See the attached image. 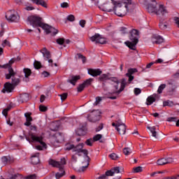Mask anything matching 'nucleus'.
Listing matches in <instances>:
<instances>
[{
  "label": "nucleus",
  "instance_id": "4",
  "mask_svg": "<svg viewBox=\"0 0 179 179\" xmlns=\"http://www.w3.org/2000/svg\"><path fill=\"white\" fill-rule=\"evenodd\" d=\"M147 10L148 13H153L158 16V17H162V16H166L169 13V10L164 5L157 4L156 0H147Z\"/></svg>",
  "mask_w": 179,
  "mask_h": 179
},
{
  "label": "nucleus",
  "instance_id": "63",
  "mask_svg": "<svg viewBox=\"0 0 179 179\" xmlns=\"http://www.w3.org/2000/svg\"><path fill=\"white\" fill-rule=\"evenodd\" d=\"M171 102L169 101H165L163 102V106L164 107H167V106H171V104H170Z\"/></svg>",
  "mask_w": 179,
  "mask_h": 179
},
{
  "label": "nucleus",
  "instance_id": "25",
  "mask_svg": "<svg viewBox=\"0 0 179 179\" xmlns=\"http://www.w3.org/2000/svg\"><path fill=\"white\" fill-rule=\"evenodd\" d=\"M109 80H111V82L115 83V90H118V85H120V80H118V78H117V77H110L109 78Z\"/></svg>",
  "mask_w": 179,
  "mask_h": 179
},
{
  "label": "nucleus",
  "instance_id": "15",
  "mask_svg": "<svg viewBox=\"0 0 179 179\" xmlns=\"http://www.w3.org/2000/svg\"><path fill=\"white\" fill-rule=\"evenodd\" d=\"M170 163H173V158H161L157 161L158 166H164L166 164H170Z\"/></svg>",
  "mask_w": 179,
  "mask_h": 179
},
{
  "label": "nucleus",
  "instance_id": "59",
  "mask_svg": "<svg viewBox=\"0 0 179 179\" xmlns=\"http://www.w3.org/2000/svg\"><path fill=\"white\" fill-rule=\"evenodd\" d=\"M41 75L43 78H48V76H50V73L48 71H43Z\"/></svg>",
  "mask_w": 179,
  "mask_h": 179
},
{
  "label": "nucleus",
  "instance_id": "19",
  "mask_svg": "<svg viewBox=\"0 0 179 179\" xmlns=\"http://www.w3.org/2000/svg\"><path fill=\"white\" fill-rule=\"evenodd\" d=\"M24 117L26 118V122L24 123V125H25V127H30L31 125V121H33V117H31V113H25Z\"/></svg>",
  "mask_w": 179,
  "mask_h": 179
},
{
  "label": "nucleus",
  "instance_id": "52",
  "mask_svg": "<svg viewBox=\"0 0 179 179\" xmlns=\"http://www.w3.org/2000/svg\"><path fill=\"white\" fill-rule=\"evenodd\" d=\"M17 178H22V175L17 173V174L13 175L10 178V179H17Z\"/></svg>",
  "mask_w": 179,
  "mask_h": 179
},
{
  "label": "nucleus",
  "instance_id": "39",
  "mask_svg": "<svg viewBox=\"0 0 179 179\" xmlns=\"http://www.w3.org/2000/svg\"><path fill=\"white\" fill-rule=\"evenodd\" d=\"M56 43H57L59 45H64L65 43V39L64 38H59L56 40Z\"/></svg>",
  "mask_w": 179,
  "mask_h": 179
},
{
  "label": "nucleus",
  "instance_id": "17",
  "mask_svg": "<svg viewBox=\"0 0 179 179\" xmlns=\"http://www.w3.org/2000/svg\"><path fill=\"white\" fill-rule=\"evenodd\" d=\"M138 72V69H129L127 73H126V76L129 78V82H132L134 80V73H136Z\"/></svg>",
  "mask_w": 179,
  "mask_h": 179
},
{
  "label": "nucleus",
  "instance_id": "22",
  "mask_svg": "<svg viewBox=\"0 0 179 179\" xmlns=\"http://www.w3.org/2000/svg\"><path fill=\"white\" fill-rule=\"evenodd\" d=\"M173 79L168 80V85L172 86V87H173V89H176V87H177V86H176V82L174 80H176V79H178L179 78V73L177 72L176 73H174L172 76Z\"/></svg>",
  "mask_w": 179,
  "mask_h": 179
},
{
  "label": "nucleus",
  "instance_id": "58",
  "mask_svg": "<svg viewBox=\"0 0 179 179\" xmlns=\"http://www.w3.org/2000/svg\"><path fill=\"white\" fill-rule=\"evenodd\" d=\"M173 20H174V22L176 24L177 27H179V17H173Z\"/></svg>",
  "mask_w": 179,
  "mask_h": 179
},
{
  "label": "nucleus",
  "instance_id": "9",
  "mask_svg": "<svg viewBox=\"0 0 179 179\" xmlns=\"http://www.w3.org/2000/svg\"><path fill=\"white\" fill-rule=\"evenodd\" d=\"M101 118V112L99 110H94L87 115V120L90 122H97Z\"/></svg>",
  "mask_w": 179,
  "mask_h": 179
},
{
  "label": "nucleus",
  "instance_id": "30",
  "mask_svg": "<svg viewBox=\"0 0 179 179\" xmlns=\"http://www.w3.org/2000/svg\"><path fill=\"white\" fill-rule=\"evenodd\" d=\"M99 80L100 82H106V80H110V77L108 74H102L99 78Z\"/></svg>",
  "mask_w": 179,
  "mask_h": 179
},
{
  "label": "nucleus",
  "instance_id": "44",
  "mask_svg": "<svg viewBox=\"0 0 179 179\" xmlns=\"http://www.w3.org/2000/svg\"><path fill=\"white\" fill-rule=\"evenodd\" d=\"M93 139L89 138L85 141V143L87 146H93Z\"/></svg>",
  "mask_w": 179,
  "mask_h": 179
},
{
  "label": "nucleus",
  "instance_id": "29",
  "mask_svg": "<svg viewBox=\"0 0 179 179\" xmlns=\"http://www.w3.org/2000/svg\"><path fill=\"white\" fill-rule=\"evenodd\" d=\"M23 72L24 73V78H26V79H29V77L31 76V70L30 69L24 68L23 69Z\"/></svg>",
  "mask_w": 179,
  "mask_h": 179
},
{
  "label": "nucleus",
  "instance_id": "3",
  "mask_svg": "<svg viewBox=\"0 0 179 179\" xmlns=\"http://www.w3.org/2000/svg\"><path fill=\"white\" fill-rule=\"evenodd\" d=\"M27 21L29 22L31 26L33 27H41L43 30H45L46 34H52V36H55V34H58V30L55 28L43 22V18L40 16L37 15H31L28 17Z\"/></svg>",
  "mask_w": 179,
  "mask_h": 179
},
{
  "label": "nucleus",
  "instance_id": "47",
  "mask_svg": "<svg viewBox=\"0 0 179 179\" xmlns=\"http://www.w3.org/2000/svg\"><path fill=\"white\" fill-rule=\"evenodd\" d=\"M67 20H69V22H75V15H68Z\"/></svg>",
  "mask_w": 179,
  "mask_h": 179
},
{
  "label": "nucleus",
  "instance_id": "23",
  "mask_svg": "<svg viewBox=\"0 0 179 179\" xmlns=\"http://www.w3.org/2000/svg\"><path fill=\"white\" fill-rule=\"evenodd\" d=\"M33 3H35L36 5H40L41 6H43V8H48L47 5V2L44 0H31Z\"/></svg>",
  "mask_w": 179,
  "mask_h": 179
},
{
  "label": "nucleus",
  "instance_id": "28",
  "mask_svg": "<svg viewBox=\"0 0 179 179\" xmlns=\"http://www.w3.org/2000/svg\"><path fill=\"white\" fill-rule=\"evenodd\" d=\"M147 128L148 129H149V131H150L154 138H157V131H156V127H148Z\"/></svg>",
  "mask_w": 179,
  "mask_h": 179
},
{
  "label": "nucleus",
  "instance_id": "60",
  "mask_svg": "<svg viewBox=\"0 0 179 179\" xmlns=\"http://www.w3.org/2000/svg\"><path fill=\"white\" fill-rule=\"evenodd\" d=\"M141 90L139 88H135L134 89V94H136V96H138V94H141Z\"/></svg>",
  "mask_w": 179,
  "mask_h": 179
},
{
  "label": "nucleus",
  "instance_id": "27",
  "mask_svg": "<svg viewBox=\"0 0 179 179\" xmlns=\"http://www.w3.org/2000/svg\"><path fill=\"white\" fill-rule=\"evenodd\" d=\"M103 138V135L101 134H96L93 137V141L97 142V141H99L100 143H104V140L101 139Z\"/></svg>",
  "mask_w": 179,
  "mask_h": 179
},
{
  "label": "nucleus",
  "instance_id": "6",
  "mask_svg": "<svg viewBox=\"0 0 179 179\" xmlns=\"http://www.w3.org/2000/svg\"><path fill=\"white\" fill-rule=\"evenodd\" d=\"M138 36H139V31H138L137 29H132L130 31V36H129V40L131 42L126 41L124 44H126V45L129 47L130 50H133L134 51H135L136 50L135 46L139 42V40L138 39Z\"/></svg>",
  "mask_w": 179,
  "mask_h": 179
},
{
  "label": "nucleus",
  "instance_id": "36",
  "mask_svg": "<svg viewBox=\"0 0 179 179\" xmlns=\"http://www.w3.org/2000/svg\"><path fill=\"white\" fill-rule=\"evenodd\" d=\"M164 89H166V84L160 85L157 90L158 94H162V93H163V90H164Z\"/></svg>",
  "mask_w": 179,
  "mask_h": 179
},
{
  "label": "nucleus",
  "instance_id": "8",
  "mask_svg": "<svg viewBox=\"0 0 179 179\" xmlns=\"http://www.w3.org/2000/svg\"><path fill=\"white\" fill-rule=\"evenodd\" d=\"M16 62V59L12 58L8 63L4 64L3 67L6 69H8V73L6 74V79H10V78H13L16 75V72L12 68V65Z\"/></svg>",
  "mask_w": 179,
  "mask_h": 179
},
{
  "label": "nucleus",
  "instance_id": "2",
  "mask_svg": "<svg viewBox=\"0 0 179 179\" xmlns=\"http://www.w3.org/2000/svg\"><path fill=\"white\" fill-rule=\"evenodd\" d=\"M83 143H80L75 146L73 144L67 143L65 145V150H73V152H76V155L80 156L81 153L85 155V159L84 162H82V167L78 170L79 173H82L86 171V169L89 167V164L90 163V157H89V152L87 150H83Z\"/></svg>",
  "mask_w": 179,
  "mask_h": 179
},
{
  "label": "nucleus",
  "instance_id": "64",
  "mask_svg": "<svg viewBox=\"0 0 179 179\" xmlns=\"http://www.w3.org/2000/svg\"><path fill=\"white\" fill-rule=\"evenodd\" d=\"M96 179H107V178L104 176V174H103L99 177L96 178Z\"/></svg>",
  "mask_w": 179,
  "mask_h": 179
},
{
  "label": "nucleus",
  "instance_id": "1",
  "mask_svg": "<svg viewBox=\"0 0 179 179\" xmlns=\"http://www.w3.org/2000/svg\"><path fill=\"white\" fill-rule=\"evenodd\" d=\"M122 2L125 3L124 6H122L121 3L118 1H112L113 7H110V4L106 5L105 7L106 12H114L115 15L119 16V17H124L127 15V12H129L132 0H122Z\"/></svg>",
  "mask_w": 179,
  "mask_h": 179
},
{
  "label": "nucleus",
  "instance_id": "32",
  "mask_svg": "<svg viewBox=\"0 0 179 179\" xmlns=\"http://www.w3.org/2000/svg\"><path fill=\"white\" fill-rule=\"evenodd\" d=\"M12 80V85L13 86L15 87V86H17V85H19V83H20V78H12L11 79Z\"/></svg>",
  "mask_w": 179,
  "mask_h": 179
},
{
  "label": "nucleus",
  "instance_id": "7",
  "mask_svg": "<svg viewBox=\"0 0 179 179\" xmlns=\"http://www.w3.org/2000/svg\"><path fill=\"white\" fill-rule=\"evenodd\" d=\"M30 130L29 131V136L30 139H31L32 142H38L41 145L45 148V143L43 141L44 138L43 136H37L34 132H37V126L36 125H30L29 126Z\"/></svg>",
  "mask_w": 179,
  "mask_h": 179
},
{
  "label": "nucleus",
  "instance_id": "40",
  "mask_svg": "<svg viewBox=\"0 0 179 179\" xmlns=\"http://www.w3.org/2000/svg\"><path fill=\"white\" fill-rule=\"evenodd\" d=\"M1 162L3 164H8V163H10V161L9 160V158H8V157H3L1 158Z\"/></svg>",
  "mask_w": 179,
  "mask_h": 179
},
{
  "label": "nucleus",
  "instance_id": "43",
  "mask_svg": "<svg viewBox=\"0 0 179 179\" xmlns=\"http://www.w3.org/2000/svg\"><path fill=\"white\" fill-rule=\"evenodd\" d=\"M10 110V107H8L6 108H5L3 111H2V114L3 115H4V117H8V111H9Z\"/></svg>",
  "mask_w": 179,
  "mask_h": 179
},
{
  "label": "nucleus",
  "instance_id": "61",
  "mask_svg": "<svg viewBox=\"0 0 179 179\" xmlns=\"http://www.w3.org/2000/svg\"><path fill=\"white\" fill-rule=\"evenodd\" d=\"M103 124H100L99 126L95 129L96 132H100L103 129Z\"/></svg>",
  "mask_w": 179,
  "mask_h": 179
},
{
  "label": "nucleus",
  "instance_id": "48",
  "mask_svg": "<svg viewBox=\"0 0 179 179\" xmlns=\"http://www.w3.org/2000/svg\"><path fill=\"white\" fill-rule=\"evenodd\" d=\"M60 6L64 9H66V8H69V3H68L67 2H63L60 4Z\"/></svg>",
  "mask_w": 179,
  "mask_h": 179
},
{
  "label": "nucleus",
  "instance_id": "26",
  "mask_svg": "<svg viewBox=\"0 0 179 179\" xmlns=\"http://www.w3.org/2000/svg\"><path fill=\"white\" fill-rule=\"evenodd\" d=\"M126 85H127V82L125 81V79H122V82H121V87H120V90L115 91L114 93H116L117 94H120V93L121 92H122L124 90V89H125Z\"/></svg>",
  "mask_w": 179,
  "mask_h": 179
},
{
  "label": "nucleus",
  "instance_id": "41",
  "mask_svg": "<svg viewBox=\"0 0 179 179\" xmlns=\"http://www.w3.org/2000/svg\"><path fill=\"white\" fill-rule=\"evenodd\" d=\"M85 87H86L83 85V83L79 85V86L77 88L78 93L83 92V90H85Z\"/></svg>",
  "mask_w": 179,
  "mask_h": 179
},
{
  "label": "nucleus",
  "instance_id": "42",
  "mask_svg": "<svg viewBox=\"0 0 179 179\" xmlns=\"http://www.w3.org/2000/svg\"><path fill=\"white\" fill-rule=\"evenodd\" d=\"M61 97L62 101H64V100H66L68 99V93H63L62 94L59 95Z\"/></svg>",
  "mask_w": 179,
  "mask_h": 179
},
{
  "label": "nucleus",
  "instance_id": "38",
  "mask_svg": "<svg viewBox=\"0 0 179 179\" xmlns=\"http://www.w3.org/2000/svg\"><path fill=\"white\" fill-rule=\"evenodd\" d=\"M143 168L142 166H137L133 169V173H142Z\"/></svg>",
  "mask_w": 179,
  "mask_h": 179
},
{
  "label": "nucleus",
  "instance_id": "13",
  "mask_svg": "<svg viewBox=\"0 0 179 179\" xmlns=\"http://www.w3.org/2000/svg\"><path fill=\"white\" fill-rule=\"evenodd\" d=\"M120 173H121L120 171V166H116L109 171H107L103 175L106 177V179H108V177H113L114 174H118Z\"/></svg>",
  "mask_w": 179,
  "mask_h": 179
},
{
  "label": "nucleus",
  "instance_id": "20",
  "mask_svg": "<svg viewBox=\"0 0 179 179\" xmlns=\"http://www.w3.org/2000/svg\"><path fill=\"white\" fill-rule=\"evenodd\" d=\"M80 80V76H71L67 80L68 83H71L73 86H76V82Z\"/></svg>",
  "mask_w": 179,
  "mask_h": 179
},
{
  "label": "nucleus",
  "instance_id": "24",
  "mask_svg": "<svg viewBox=\"0 0 179 179\" xmlns=\"http://www.w3.org/2000/svg\"><path fill=\"white\" fill-rule=\"evenodd\" d=\"M38 153L36 154V155H33L31 158V162L32 164H38L40 163V157H38Z\"/></svg>",
  "mask_w": 179,
  "mask_h": 179
},
{
  "label": "nucleus",
  "instance_id": "21",
  "mask_svg": "<svg viewBox=\"0 0 179 179\" xmlns=\"http://www.w3.org/2000/svg\"><path fill=\"white\" fill-rule=\"evenodd\" d=\"M151 40L153 44H162L164 41V39L159 35H153Z\"/></svg>",
  "mask_w": 179,
  "mask_h": 179
},
{
  "label": "nucleus",
  "instance_id": "49",
  "mask_svg": "<svg viewBox=\"0 0 179 179\" xmlns=\"http://www.w3.org/2000/svg\"><path fill=\"white\" fill-rule=\"evenodd\" d=\"M76 155H73L71 156V163H76L78 162V157H76Z\"/></svg>",
  "mask_w": 179,
  "mask_h": 179
},
{
  "label": "nucleus",
  "instance_id": "53",
  "mask_svg": "<svg viewBox=\"0 0 179 179\" xmlns=\"http://www.w3.org/2000/svg\"><path fill=\"white\" fill-rule=\"evenodd\" d=\"M129 150H130L129 148H124L123 149L124 155H125V156H128V155H129L130 153Z\"/></svg>",
  "mask_w": 179,
  "mask_h": 179
},
{
  "label": "nucleus",
  "instance_id": "33",
  "mask_svg": "<svg viewBox=\"0 0 179 179\" xmlns=\"http://www.w3.org/2000/svg\"><path fill=\"white\" fill-rule=\"evenodd\" d=\"M167 121L169 122H176V127H179V120H177V117H169Z\"/></svg>",
  "mask_w": 179,
  "mask_h": 179
},
{
  "label": "nucleus",
  "instance_id": "14",
  "mask_svg": "<svg viewBox=\"0 0 179 179\" xmlns=\"http://www.w3.org/2000/svg\"><path fill=\"white\" fill-rule=\"evenodd\" d=\"M15 90V87L10 83L8 82L4 84L3 88L1 90L2 93H12Z\"/></svg>",
  "mask_w": 179,
  "mask_h": 179
},
{
  "label": "nucleus",
  "instance_id": "55",
  "mask_svg": "<svg viewBox=\"0 0 179 179\" xmlns=\"http://www.w3.org/2000/svg\"><path fill=\"white\" fill-rule=\"evenodd\" d=\"M100 101H101V97L97 96L96 98V101L94 102V106H98L99 104Z\"/></svg>",
  "mask_w": 179,
  "mask_h": 179
},
{
  "label": "nucleus",
  "instance_id": "37",
  "mask_svg": "<svg viewBox=\"0 0 179 179\" xmlns=\"http://www.w3.org/2000/svg\"><path fill=\"white\" fill-rule=\"evenodd\" d=\"M34 66L35 69H41V62L35 60L34 62Z\"/></svg>",
  "mask_w": 179,
  "mask_h": 179
},
{
  "label": "nucleus",
  "instance_id": "45",
  "mask_svg": "<svg viewBox=\"0 0 179 179\" xmlns=\"http://www.w3.org/2000/svg\"><path fill=\"white\" fill-rule=\"evenodd\" d=\"M78 57L80 59H82L83 64H85V62H86V57L85 56H83L82 54L80 53H78Z\"/></svg>",
  "mask_w": 179,
  "mask_h": 179
},
{
  "label": "nucleus",
  "instance_id": "34",
  "mask_svg": "<svg viewBox=\"0 0 179 179\" xmlns=\"http://www.w3.org/2000/svg\"><path fill=\"white\" fill-rule=\"evenodd\" d=\"M20 100L22 103H24V101H29V94H23L20 96Z\"/></svg>",
  "mask_w": 179,
  "mask_h": 179
},
{
  "label": "nucleus",
  "instance_id": "31",
  "mask_svg": "<svg viewBox=\"0 0 179 179\" xmlns=\"http://www.w3.org/2000/svg\"><path fill=\"white\" fill-rule=\"evenodd\" d=\"M155 101H156V98L150 96L147 98V106H150L152 104H153V103H155Z\"/></svg>",
  "mask_w": 179,
  "mask_h": 179
},
{
  "label": "nucleus",
  "instance_id": "56",
  "mask_svg": "<svg viewBox=\"0 0 179 179\" xmlns=\"http://www.w3.org/2000/svg\"><path fill=\"white\" fill-rule=\"evenodd\" d=\"M120 33H122V34H127V33H128V30H127V28L125 27H121Z\"/></svg>",
  "mask_w": 179,
  "mask_h": 179
},
{
  "label": "nucleus",
  "instance_id": "50",
  "mask_svg": "<svg viewBox=\"0 0 179 179\" xmlns=\"http://www.w3.org/2000/svg\"><path fill=\"white\" fill-rule=\"evenodd\" d=\"M109 157L110 159H112V160H117V159H118V155H117L115 153L110 154Z\"/></svg>",
  "mask_w": 179,
  "mask_h": 179
},
{
  "label": "nucleus",
  "instance_id": "10",
  "mask_svg": "<svg viewBox=\"0 0 179 179\" xmlns=\"http://www.w3.org/2000/svg\"><path fill=\"white\" fill-rule=\"evenodd\" d=\"M15 11L10 10L8 11L6 14V19L9 22V23H13V22H19V19L20 17L19 15L15 14Z\"/></svg>",
  "mask_w": 179,
  "mask_h": 179
},
{
  "label": "nucleus",
  "instance_id": "16",
  "mask_svg": "<svg viewBox=\"0 0 179 179\" xmlns=\"http://www.w3.org/2000/svg\"><path fill=\"white\" fill-rule=\"evenodd\" d=\"M88 73L89 75H91V76H94V78H96V76H100V75L103 73V71H101L100 69H88Z\"/></svg>",
  "mask_w": 179,
  "mask_h": 179
},
{
  "label": "nucleus",
  "instance_id": "35",
  "mask_svg": "<svg viewBox=\"0 0 179 179\" xmlns=\"http://www.w3.org/2000/svg\"><path fill=\"white\" fill-rule=\"evenodd\" d=\"M92 82H93V78H89V79L86 80L85 81H84L83 83V84L85 87H87L90 86V85H92Z\"/></svg>",
  "mask_w": 179,
  "mask_h": 179
},
{
  "label": "nucleus",
  "instance_id": "12",
  "mask_svg": "<svg viewBox=\"0 0 179 179\" xmlns=\"http://www.w3.org/2000/svg\"><path fill=\"white\" fill-rule=\"evenodd\" d=\"M90 39L92 42L95 41L96 44H106V43H107L106 38H103L99 34H95L94 36H91Z\"/></svg>",
  "mask_w": 179,
  "mask_h": 179
},
{
  "label": "nucleus",
  "instance_id": "54",
  "mask_svg": "<svg viewBox=\"0 0 179 179\" xmlns=\"http://www.w3.org/2000/svg\"><path fill=\"white\" fill-rule=\"evenodd\" d=\"M159 28L162 29V30H166V29H167V24L162 22V23H159Z\"/></svg>",
  "mask_w": 179,
  "mask_h": 179
},
{
  "label": "nucleus",
  "instance_id": "11",
  "mask_svg": "<svg viewBox=\"0 0 179 179\" xmlns=\"http://www.w3.org/2000/svg\"><path fill=\"white\" fill-rule=\"evenodd\" d=\"M40 52L43 55L44 60L48 61L49 64H51L50 66H54L52 59H51V52L47 50V48H42Z\"/></svg>",
  "mask_w": 179,
  "mask_h": 179
},
{
  "label": "nucleus",
  "instance_id": "51",
  "mask_svg": "<svg viewBox=\"0 0 179 179\" xmlns=\"http://www.w3.org/2000/svg\"><path fill=\"white\" fill-rule=\"evenodd\" d=\"M1 45L2 47H5L6 45H8V47H10V42H9V41L8 40H4Z\"/></svg>",
  "mask_w": 179,
  "mask_h": 179
},
{
  "label": "nucleus",
  "instance_id": "46",
  "mask_svg": "<svg viewBox=\"0 0 179 179\" xmlns=\"http://www.w3.org/2000/svg\"><path fill=\"white\" fill-rule=\"evenodd\" d=\"M39 110L42 113H45V111H47V110H48V108H47V106H44L43 105H41V106H39Z\"/></svg>",
  "mask_w": 179,
  "mask_h": 179
},
{
  "label": "nucleus",
  "instance_id": "57",
  "mask_svg": "<svg viewBox=\"0 0 179 179\" xmlns=\"http://www.w3.org/2000/svg\"><path fill=\"white\" fill-rule=\"evenodd\" d=\"M25 179H37V176L36 174L28 176L25 178Z\"/></svg>",
  "mask_w": 179,
  "mask_h": 179
},
{
  "label": "nucleus",
  "instance_id": "5",
  "mask_svg": "<svg viewBox=\"0 0 179 179\" xmlns=\"http://www.w3.org/2000/svg\"><path fill=\"white\" fill-rule=\"evenodd\" d=\"M49 164L52 166V167H57L59 169V171H60L55 174L56 179H59L65 176V171L64 170V167L66 164V159L65 158H62L60 162L50 159L49 160Z\"/></svg>",
  "mask_w": 179,
  "mask_h": 179
},
{
  "label": "nucleus",
  "instance_id": "18",
  "mask_svg": "<svg viewBox=\"0 0 179 179\" xmlns=\"http://www.w3.org/2000/svg\"><path fill=\"white\" fill-rule=\"evenodd\" d=\"M116 124L117 129H118L119 131H121L122 128L121 134H125V132H127V126L125 125V124L122 123L121 120H119L116 121Z\"/></svg>",
  "mask_w": 179,
  "mask_h": 179
},
{
  "label": "nucleus",
  "instance_id": "62",
  "mask_svg": "<svg viewBox=\"0 0 179 179\" xmlns=\"http://www.w3.org/2000/svg\"><path fill=\"white\" fill-rule=\"evenodd\" d=\"M80 26H81V27H85V24H86V20H80Z\"/></svg>",
  "mask_w": 179,
  "mask_h": 179
}]
</instances>
